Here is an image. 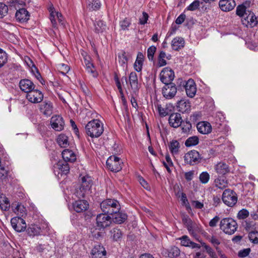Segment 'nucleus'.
Masks as SVG:
<instances>
[{
	"label": "nucleus",
	"mask_w": 258,
	"mask_h": 258,
	"mask_svg": "<svg viewBox=\"0 0 258 258\" xmlns=\"http://www.w3.org/2000/svg\"><path fill=\"white\" fill-rule=\"evenodd\" d=\"M81 185L79 189H77L75 195L79 199L84 198L91 194V188L93 185L92 177L88 174L81 176Z\"/></svg>",
	"instance_id": "obj_1"
},
{
	"label": "nucleus",
	"mask_w": 258,
	"mask_h": 258,
	"mask_svg": "<svg viewBox=\"0 0 258 258\" xmlns=\"http://www.w3.org/2000/svg\"><path fill=\"white\" fill-rule=\"evenodd\" d=\"M86 134L91 138H98L103 133L104 128L103 124L98 119H93L86 125Z\"/></svg>",
	"instance_id": "obj_2"
},
{
	"label": "nucleus",
	"mask_w": 258,
	"mask_h": 258,
	"mask_svg": "<svg viewBox=\"0 0 258 258\" xmlns=\"http://www.w3.org/2000/svg\"><path fill=\"white\" fill-rule=\"evenodd\" d=\"M100 208L104 214L110 215L113 213L114 211H117L120 209V206L119 202L114 199H107L102 201L100 203Z\"/></svg>",
	"instance_id": "obj_3"
},
{
	"label": "nucleus",
	"mask_w": 258,
	"mask_h": 258,
	"mask_svg": "<svg viewBox=\"0 0 258 258\" xmlns=\"http://www.w3.org/2000/svg\"><path fill=\"white\" fill-rule=\"evenodd\" d=\"M220 228L225 233L232 235L236 231L237 224L236 221L231 218H225L220 221Z\"/></svg>",
	"instance_id": "obj_4"
},
{
	"label": "nucleus",
	"mask_w": 258,
	"mask_h": 258,
	"mask_svg": "<svg viewBox=\"0 0 258 258\" xmlns=\"http://www.w3.org/2000/svg\"><path fill=\"white\" fill-rule=\"evenodd\" d=\"M222 199L223 203L229 207H233L237 202V197L236 192L229 189L224 191Z\"/></svg>",
	"instance_id": "obj_5"
},
{
	"label": "nucleus",
	"mask_w": 258,
	"mask_h": 258,
	"mask_svg": "<svg viewBox=\"0 0 258 258\" xmlns=\"http://www.w3.org/2000/svg\"><path fill=\"white\" fill-rule=\"evenodd\" d=\"M201 159V155L199 152L195 150L188 152L184 156L185 163L190 165H194L200 163Z\"/></svg>",
	"instance_id": "obj_6"
},
{
	"label": "nucleus",
	"mask_w": 258,
	"mask_h": 258,
	"mask_svg": "<svg viewBox=\"0 0 258 258\" xmlns=\"http://www.w3.org/2000/svg\"><path fill=\"white\" fill-rule=\"evenodd\" d=\"M96 227L100 230H104L109 227L111 223V217L104 213L98 214L96 217Z\"/></svg>",
	"instance_id": "obj_7"
},
{
	"label": "nucleus",
	"mask_w": 258,
	"mask_h": 258,
	"mask_svg": "<svg viewBox=\"0 0 258 258\" xmlns=\"http://www.w3.org/2000/svg\"><path fill=\"white\" fill-rule=\"evenodd\" d=\"M106 166L111 171L116 172L121 169V162L119 158L111 156L106 161Z\"/></svg>",
	"instance_id": "obj_8"
},
{
	"label": "nucleus",
	"mask_w": 258,
	"mask_h": 258,
	"mask_svg": "<svg viewBox=\"0 0 258 258\" xmlns=\"http://www.w3.org/2000/svg\"><path fill=\"white\" fill-rule=\"evenodd\" d=\"M162 93L164 98L167 99H172L177 93V88L173 83L165 84L163 87Z\"/></svg>",
	"instance_id": "obj_9"
},
{
	"label": "nucleus",
	"mask_w": 258,
	"mask_h": 258,
	"mask_svg": "<svg viewBox=\"0 0 258 258\" xmlns=\"http://www.w3.org/2000/svg\"><path fill=\"white\" fill-rule=\"evenodd\" d=\"M26 97L29 102L32 103H38L42 101L43 94L40 91L34 88L27 93Z\"/></svg>",
	"instance_id": "obj_10"
},
{
	"label": "nucleus",
	"mask_w": 258,
	"mask_h": 258,
	"mask_svg": "<svg viewBox=\"0 0 258 258\" xmlns=\"http://www.w3.org/2000/svg\"><path fill=\"white\" fill-rule=\"evenodd\" d=\"M160 78L161 81L164 84L171 83L174 78V73L170 68H165L160 73Z\"/></svg>",
	"instance_id": "obj_11"
},
{
	"label": "nucleus",
	"mask_w": 258,
	"mask_h": 258,
	"mask_svg": "<svg viewBox=\"0 0 258 258\" xmlns=\"http://www.w3.org/2000/svg\"><path fill=\"white\" fill-rule=\"evenodd\" d=\"M53 170L55 174L67 175L70 172V166L67 162L59 161L53 165Z\"/></svg>",
	"instance_id": "obj_12"
},
{
	"label": "nucleus",
	"mask_w": 258,
	"mask_h": 258,
	"mask_svg": "<svg viewBox=\"0 0 258 258\" xmlns=\"http://www.w3.org/2000/svg\"><path fill=\"white\" fill-rule=\"evenodd\" d=\"M51 126L56 131L60 132L64 128V122L63 118L60 115L53 116L50 119Z\"/></svg>",
	"instance_id": "obj_13"
},
{
	"label": "nucleus",
	"mask_w": 258,
	"mask_h": 258,
	"mask_svg": "<svg viewBox=\"0 0 258 258\" xmlns=\"http://www.w3.org/2000/svg\"><path fill=\"white\" fill-rule=\"evenodd\" d=\"M92 258H106V251L100 244L95 245L91 250Z\"/></svg>",
	"instance_id": "obj_14"
},
{
	"label": "nucleus",
	"mask_w": 258,
	"mask_h": 258,
	"mask_svg": "<svg viewBox=\"0 0 258 258\" xmlns=\"http://www.w3.org/2000/svg\"><path fill=\"white\" fill-rule=\"evenodd\" d=\"M30 14L25 8L17 10L15 14V18L18 22L23 23L27 22L30 19Z\"/></svg>",
	"instance_id": "obj_15"
},
{
	"label": "nucleus",
	"mask_w": 258,
	"mask_h": 258,
	"mask_svg": "<svg viewBox=\"0 0 258 258\" xmlns=\"http://www.w3.org/2000/svg\"><path fill=\"white\" fill-rule=\"evenodd\" d=\"M255 20L256 17L253 13L248 11L247 15L242 19V23L247 27L252 28L256 26Z\"/></svg>",
	"instance_id": "obj_16"
},
{
	"label": "nucleus",
	"mask_w": 258,
	"mask_h": 258,
	"mask_svg": "<svg viewBox=\"0 0 258 258\" xmlns=\"http://www.w3.org/2000/svg\"><path fill=\"white\" fill-rule=\"evenodd\" d=\"M110 215H111V222H113L116 224H121L127 219V215L126 214L120 211V210L117 211H114V212L111 214Z\"/></svg>",
	"instance_id": "obj_17"
},
{
	"label": "nucleus",
	"mask_w": 258,
	"mask_h": 258,
	"mask_svg": "<svg viewBox=\"0 0 258 258\" xmlns=\"http://www.w3.org/2000/svg\"><path fill=\"white\" fill-rule=\"evenodd\" d=\"M19 87L22 91L29 93L35 87V85L31 80L27 79H22L19 82Z\"/></svg>",
	"instance_id": "obj_18"
},
{
	"label": "nucleus",
	"mask_w": 258,
	"mask_h": 258,
	"mask_svg": "<svg viewBox=\"0 0 258 258\" xmlns=\"http://www.w3.org/2000/svg\"><path fill=\"white\" fill-rule=\"evenodd\" d=\"M168 121L171 126L176 128L181 124L182 119L179 113H173L169 116Z\"/></svg>",
	"instance_id": "obj_19"
},
{
	"label": "nucleus",
	"mask_w": 258,
	"mask_h": 258,
	"mask_svg": "<svg viewBox=\"0 0 258 258\" xmlns=\"http://www.w3.org/2000/svg\"><path fill=\"white\" fill-rule=\"evenodd\" d=\"M186 95L190 97H194L197 92V88L193 80H188L184 86Z\"/></svg>",
	"instance_id": "obj_20"
},
{
	"label": "nucleus",
	"mask_w": 258,
	"mask_h": 258,
	"mask_svg": "<svg viewBox=\"0 0 258 258\" xmlns=\"http://www.w3.org/2000/svg\"><path fill=\"white\" fill-rule=\"evenodd\" d=\"M235 5L234 0H220L219 3L220 8L224 12H229L232 10Z\"/></svg>",
	"instance_id": "obj_21"
},
{
	"label": "nucleus",
	"mask_w": 258,
	"mask_h": 258,
	"mask_svg": "<svg viewBox=\"0 0 258 258\" xmlns=\"http://www.w3.org/2000/svg\"><path fill=\"white\" fill-rule=\"evenodd\" d=\"M74 210L77 213L85 211L89 208V204L85 200H80L73 203Z\"/></svg>",
	"instance_id": "obj_22"
},
{
	"label": "nucleus",
	"mask_w": 258,
	"mask_h": 258,
	"mask_svg": "<svg viewBox=\"0 0 258 258\" xmlns=\"http://www.w3.org/2000/svg\"><path fill=\"white\" fill-rule=\"evenodd\" d=\"M176 107L178 111L183 113L190 110V103L188 100L181 99L178 101Z\"/></svg>",
	"instance_id": "obj_23"
},
{
	"label": "nucleus",
	"mask_w": 258,
	"mask_h": 258,
	"mask_svg": "<svg viewBox=\"0 0 258 258\" xmlns=\"http://www.w3.org/2000/svg\"><path fill=\"white\" fill-rule=\"evenodd\" d=\"M215 170L218 174L223 175L230 172V167L226 163L220 162L215 166Z\"/></svg>",
	"instance_id": "obj_24"
},
{
	"label": "nucleus",
	"mask_w": 258,
	"mask_h": 258,
	"mask_svg": "<svg viewBox=\"0 0 258 258\" xmlns=\"http://www.w3.org/2000/svg\"><path fill=\"white\" fill-rule=\"evenodd\" d=\"M198 131L202 134H208L211 132L212 127L210 123L207 121L199 122L197 125Z\"/></svg>",
	"instance_id": "obj_25"
},
{
	"label": "nucleus",
	"mask_w": 258,
	"mask_h": 258,
	"mask_svg": "<svg viewBox=\"0 0 258 258\" xmlns=\"http://www.w3.org/2000/svg\"><path fill=\"white\" fill-rule=\"evenodd\" d=\"M179 240H180L181 244L182 246L185 247H191L192 248H200L201 247L200 245L191 241L187 235H183L181 236L179 238Z\"/></svg>",
	"instance_id": "obj_26"
},
{
	"label": "nucleus",
	"mask_w": 258,
	"mask_h": 258,
	"mask_svg": "<svg viewBox=\"0 0 258 258\" xmlns=\"http://www.w3.org/2000/svg\"><path fill=\"white\" fill-rule=\"evenodd\" d=\"M40 111L46 116H50L52 113L53 106L50 101L43 102L40 106Z\"/></svg>",
	"instance_id": "obj_27"
},
{
	"label": "nucleus",
	"mask_w": 258,
	"mask_h": 258,
	"mask_svg": "<svg viewBox=\"0 0 258 258\" xmlns=\"http://www.w3.org/2000/svg\"><path fill=\"white\" fill-rule=\"evenodd\" d=\"M62 157L64 162H74L76 160V156L74 152L69 149L64 150L61 153Z\"/></svg>",
	"instance_id": "obj_28"
},
{
	"label": "nucleus",
	"mask_w": 258,
	"mask_h": 258,
	"mask_svg": "<svg viewBox=\"0 0 258 258\" xmlns=\"http://www.w3.org/2000/svg\"><path fill=\"white\" fill-rule=\"evenodd\" d=\"M163 252L169 258H175L179 255L180 251L177 247L174 246L163 250Z\"/></svg>",
	"instance_id": "obj_29"
},
{
	"label": "nucleus",
	"mask_w": 258,
	"mask_h": 258,
	"mask_svg": "<svg viewBox=\"0 0 258 258\" xmlns=\"http://www.w3.org/2000/svg\"><path fill=\"white\" fill-rule=\"evenodd\" d=\"M129 83L132 90L135 91H137L139 89V81L137 74L132 72L129 75Z\"/></svg>",
	"instance_id": "obj_30"
},
{
	"label": "nucleus",
	"mask_w": 258,
	"mask_h": 258,
	"mask_svg": "<svg viewBox=\"0 0 258 258\" xmlns=\"http://www.w3.org/2000/svg\"><path fill=\"white\" fill-rule=\"evenodd\" d=\"M184 40L180 37L174 38L171 42V47L172 49L178 51L184 46Z\"/></svg>",
	"instance_id": "obj_31"
},
{
	"label": "nucleus",
	"mask_w": 258,
	"mask_h": 258,
	"mask_svg": "<svg viewBox=\"0 0 258 258\" xmlns=\"http://www.w3.org/2000/svg\"><path fill=\"white\" fill-rule=\"evenodd\" d=\"M171 55H166V53L164 51H160V53L158 56V66L159 67H163L167 64L165 58L169 60L171 58Z\"/></svg>",
	"instance_id": "obj_32"
},
{
	"label": "nucleus",
	"mask_w": 258,
	"mask_h": 258,
	"mask_svg": "<svg viewBox=\"0 0 258 258\" xmlns=\"http://www.w3.org/2000/svg\"><path fill=\"white\" fill-rule=\"evenodd\" d=\"M8 4L10 10L15 9L17 11L22 8L25 5L24 2L21 0H10Z\"/></svg>",
	"instance_id": "obj_33"
},
{
	"label": "nucleus",
	"mask_w": 258,
	"mask_h": 258,
	"mask_svg": "<svg viewBox=\"0 0 258 258\" xmlns=\"http://www.w3.org/2000/svg\"><path fill=\"white\" fill-rule=\"evenodd\" d=\"M180 144L177 140H172L169 144V149L172 155H177L179 151Z\"/></svg>",
	"instance_id": "obj_34"
},
{
	"label": "nucleus",
	"mask_w": 258,
	"mask_h": 258,
	"mask_svg": "<svg viewBox=\"0 0 258 258\" xmlns=\"http://www.w3.org/2000/svg\"><path fill=\"white\" fill-rule=\"evenodd\" d=\"M246 5H248L247 2L238 5L236 8V14L241 17L242 19L247 15L248 11H249L247 10Z\"/></svg>",
	"instance_id": "obj_35"
},
{
	"label": "nucleus",
	"mask_w": 258,
	"mask_h": 258,
	"mask_svg": "<svg viewBox=\"0 0 258 258\" xmlns=\"http://www.w3.org/2000/svg\"><path fill=\"white\" fill-rule=\"evenodd\" d=\"M57 142L61 148H66L69 145L68 137L64 134L59 135L57 138Z\"/></svg>",
	"instance_id": "obj_36"
},
{
	"label": "nucleus",
	"mask_w": 258,
	"mask_h": 258,
	"mask_svg": "<svg viewBox=\"0 0 258 258\" xmlns=\"http://www.w3.org/2000/svg\"><path fill=\"white\" fill-rule=\"evenodd\" d=\"M27 232L30 236H35L40 234L41 230L40 227L36 225H32L29 227Z\"/></svg>",
	"instance_id": "obj_37"
},
{
	"label": "nucleus",
	"mask_w": 258,
	"mask_h": 258,
	"mask_svg": "<svg viewBox=\"0 0 258 258\" xmlns=\"http://www.w3.org/2000/svg\"><path fill=\"white\" fill-rule=\"evenodd\" d=\"M186 228L189 234L194 237L197 236V233L200 231L199 227L196 224L193 223L186 227Z\"/></svg>",
	"instance_id": "obj_38"
},
{
	"label": "nucleus",
	"mask_w": 258,
	"mask_h": 258,
	"mask_svg": "<svg viewBox=\"0 0 258 258\" xmlns=\"http://www.w3.org/2000/svg\"><path fill=\"white\" fill-rule=\"evenodd\" d=\"M107 29L105 23L101 20H99L95 24V31L97 33H102Z\"/></svg>",
	"instance_id": "obj_39"
},
{
	"label": "nucleus",
	"mask_w": 258,
	"mask_h": 258,
	"mask_svg": "<svg viewBox=\"0 0 258 258\" xmlns=\"http://www.w3.org/2000/svg\"><path fill=\"white\" fill-rule=\"evenodd\" d=\"M215 185L219 188L223 189L228 185V182L224 177L217 178L215 180Z\"/></svg>",
	"instance_id": "obj_40"
},
{
	"label": "nucleus",
	"mask_w": 258,
	"mask_h": 258,
	"mask_svg": "<svg viewBox=\"0 0 258 258\" xmlns=\"http://www.w3.org/2000/svg\"><path fill=\"white\" fill-rule=\"evenodd\" d=\"M118 61L119 64L123 67L127 65L128 58L126 53L124 51H121L118 54Z\"/></svg>",
	"instance_id": "obj_41"
},
{
	"label": "nucleus",
	"mask_w": 258,
	"mask_h": 258,
	"mask_svg": "<svg viewBox=\"0 0 258 258\" xmlns=\"http://www.w3.org/2000/svg\"><path fill=\"white\" fill-rule=\"evenodd\" d=\"M111 236L115 241L121 238L122 233L121 231L117 228H113L110 230Z\"/></svg>",
	"instance_id": "obj_42"
},
{
	"label": "nucleus",
	"mask_w": 258,
	"mask_h": 258,
	"mask_svg": "<svg viewBox=\"0 0 258 258\" xmlns=\"http://www.w3.org/2000/svg\"><path fill=\"white\" fill-rule=\"evenodd\" d=\"M165 160L166 161H163L162 162L163 165L166 168L167 171L168 173H170L171 172V170L170 169V167L173 166V163L170 157V155L168 154H167L165 156Z\"/></svg>",
	"instance_id": "obj_43"
},
{
	"label": "nucleus",
	"mask_w": 258,
	"mask_h": 258,
	"mask_svg": "<svg viewBox=\"0 0 258 258\" xmlns=\"http://www.w3.org/2000/svg\"><path fill=\"white\" fill-rule=\"evenodd\" d=\"M199 142V138L197 136H192L188 138L185 142L186 147L196 146Z\"/></svg>",
	"instance_id": "obj_44"
},
{
	"label": "nucleus",
	"mask_w": 258,
	"mask_h": 258,
	"mask_svg": "<svg viewBox=\"0 0 258 258\" xmlns=\"http://www.w3.org/2000/svg\"><path fill=\"white\" fill-rule=\"evenodd\" d=\"M225 117L221 112H218L217 113L215 118V123L217 125V127L220 128L222 125V123L225 121Z\"/></svg>",
	"instance_id": "obj_45"
},
{
	"label": "nucleus",
	"mask_w": 258,
	"mask_h": 258,
	"mask_svg": "<svg viewBox=\"0 0 258 258\" xmlns=\"http://www.w3.org/2000/svg\"><path fill=\"white\" fill-rule=\"evenodd\" d=\"M100 7L101 3L99 0H93L88 4V8L90 11H97L100 8Z\"/></svg>",
	"instance_id": "obj_46"
},
{
	"label": "nucleus",
	"mask_w": 258,
	"mask_h": 258,
	"mask_svg": "<svg viewBox=\"0 0 258 258\" xmlns=\"http://www.w3.org/2000/svg\"><path fill=\"white\" fill-rule=\"evenodd\" d=\"M15 213H17V214L20 217H23L24 215H26V208L21 204H18L15 209Z\"/></svg>",
	"instance_id": "obj_47"
},
{
	"label": "nucleus",
	"mask_w": 258,
	"mask_h": 258,
	"mask_svg": "<svg viewBox=\"0 0 258 258\" xmlns=\"http://www.w3.org/2000/svg\"><path fill=\"white\" fill-rule=\"evenodd\" d=\"M202 3V2H200L199 0H195L187 7L186 8L185 10L195 11L199 8L200 4Z\"/></svg>",
	"instance_id": "obj_48"
},
{
	"label": "nucleus",
	"mask_w": 258,
	"mask_h": 258,
	"mask_svg": "<svg viewBox=\"0 0 258 258\" xmlns=\"http://www.w3.org/2000/svg\"><path fill=\"white\" fill-rule=\"evenodd\" d=\"M49 12L50 13V20L52 24L53 27H55L56 25V22L55 20L56 13L57 12H55L54 8L52 6L49 8Z\"/></svg>",
	"instance_id": "obj_49"
},
{
	"label": "nucleus",
	"mask_w": 258,
	"mask_h": 258,
	"mask_svg": "<svg viewBox=\"0 0 258 258\" xmlns=\"http://www.w3.org/2000/svg\"><path fill=\"white\" fill-rule=\"evenodd\" d=\"M156 50V47L154 45H152L148 48L147 56L150 61H154V56Z\"/></svg>",
	"instance_id": "obj_50"
},
{
	"label": "nucleus",
	"mask_w": 258,
	"mask_h": 258,
	"mask_svg": "<svg viewBox=\"0 0 258 258\" xmlns=\"http://www.w3.org/2000/svg\"><path fill=\"white\" fill-rule=\"evenodd\" d=\"M199 179L202 183L206 184L209 181L210 175L207 171L203 172L200 174Z\"/></svg>",
	"instance_id": "obj_51"
},
{
	"label": "nucleus",
	"mask_w": 258,
	"mask_h": 258,
	"mask_svg": "<svg viewBox=\"0 0 258 258\" xmlns=\"http://www.w3.org/2000/svg\"><path fill=\"white\" fill-rule=\"evenodd\" d=\"M114 80L115 82L116 85L119 90L120 95L121 96V99L122 101H124L125 98H124L123 90H122V89L121 87V83L120 82V80H119L118 77L116 75L115 76V77H114Z\"/></svg>",
	"instance_id": "obj_52"
},
{
	"label": "nucleus",
	"mask_w": 258,
	"mask_h": 258,
	"mask_svg": "<svg viewBox=\"0 0 258 258\" xmlns=\"http://www.w3.org/2000/svg\"><path fill=\"white\" fill-rule=\"evenodd\" d=\"M7 54L3 49L0 48V68L7 62Z\"/></svg>",
	"instance_id": "obj_53"
},
{
	"label": "nucleus",
	"mask_w": 258,
	"mask_h": 258,
	"mask_svg": "<svg viewBox=\"0 0 258 258\" xmlns=\"http://www.w3.org/2000/svg\"><path fill=\"white\" fill-rule=\"evenodd\" d=\"M248 237L250 241L254 244L258 243V231H253L249 233Z\"/></svg>",
	"instance_id": "obj_54"
},
{
	"label": "nucleus",
	"mask_w": 258,
	"mask_h": 258,
	"mask_svg": "<svg viewBox=\"0 0 258 258\" xmlns=\"http://www.w3.org/2000/svg\"><path fill=\"white\" fill-rule=\"evenodd\" d=\"M8 12V6L3 3H0V19L4 18Z\"/></svg>",
	"instance_id": "obj_55"
},
{
	"label": "nucleus",
	"mask_w": 258,
	"mask_h": 258,
	"mask_svg": "<svg viewBox=\"0 0 258 258\" xmlns=\"http://www.w3.org/2000/svg\"><path fill=\"white\" fill-rule=\"evenodd\" d=\"M180 125L182 133L185 134L188 133L191 128V124L189 121L183 122Z\"/></svg>",
	"instance_id": "obj_56"
},
{
	"label": "nucleus",
	"mask_w": 258,
	"mask_h": 258,
	"mask_svg": "<svg viewBox=\"0 0 258 258\" xmlns=\"http://www.w3.org/2000/svg\"><path fill=\"white\" fill-rule=\"evenodd\" d=\"M157 110L158 113L161 117H164L168 114V109L167 107H163L161 104L157 105Z\"/></svg>",
	"instance_id": "obj_57"
},
{
	"label": "nucleus",
	"mask_w": 258,
	"mask_h": 258,
	"mask_svg": "<svg viewBox=\"0 0 258 258\" xmlns=\"http://www.w3.org/2000/svg\"><path fill=\"white\" fill-rule=\"evenodd\" d=\"M249 214V212L247 210L243 209L238 212L237 218L239 219H244L248 217Z\"/></svg>",
	"instance_id": "obj_58"
},
{
	"label": "nucleus",
	"mask_w": 258,
	"mask_h": 258,
	"mask_svg": "<svg viewBox=\"0 0 258 258\" xmlns=\"http://www.w3.org/2000/svg\"><path fill=\"white\" fill-rule=\"evenodd\" d=\"M59 72L63 75H66L70 71V67L67 64L61 63L58 67Z\"/></svg>",
	"instance_id": "obj_59"
},
{
	"label": "nucleus",
	"mask_w": 258,
	"mask_h": 258,
	"mask_svg": "<svg viewBox=\"0 0 258 258\" xmlns=\"http://www.w3.org/2000/svg\"><path fill=\"white\" fill-rule=\"evenodd\" d=\"M131 24V22L129 19L125 18L120 22V26L123 30H127L128 27Z\"/></svg>",
	"instance_id": "obj_60"
},
{
	"label": "nucleus",
	"mask_w": 258,
	"mask_h": 258,
	"mask_svg": "<svg viewBox=\"0 0 258 258\" xmlns=\"http://www.w3.org/2000/svg\"><path fill=\"white\" fill-rule=\"evenodd\" d=\"M86 69L88 73H90L93 77H97L98 74L93 64L86 67Z\"/></svg>",
	"instance_id": "obj_61"
},
{
	"label": "nucleus",
	"mask_w": 258,
	"mask_h": 258,
	"mask_svg": "<svg viewBox=\"0 0 258 258\" xmlns=\"http://www.w3.org/2000/svg\"><path fill=\"white\" fill-rule=\"evenodd\" d=\"M26 228V224L24 220L23 222H21L20 224H18L16 227H14L13 228L18 232L24 231Z\"/></svg>",
	"instance_id": "obj_62"
},
{
	"label": "nucleus",
	"mask_w": 258,
	"mask_h": 258,
	"mask_svg": "<svg viewBox=\"0 0 258 258\" xmlns=\"http://www.w3.org/2000/svg\"><path fill=\"white\" fill-rule=\"evenodd\" d=\"M24 219L19 216L15 217L11 219V223L13 227H16L18 224H20L21 222H23Z\"/></svg>",
	"instance_id": "obj_63"
},
{
	"label": "nucleus",
	"mask_w": 258,
	"mask_h": 258,
	"mask_svg": "<svg viewBox=\"0 0 258 258\" xmlns=\"http://www.w3.org/2000/svg\"><path fill=\"white\" fill-rule=\"evenodd\" d=\"M9 174V171L8 169L4 166H0V176L2 178L5 179L6 178Z\"/></svg>",
	"instance_id": "obj_64"
}]
</instances>
